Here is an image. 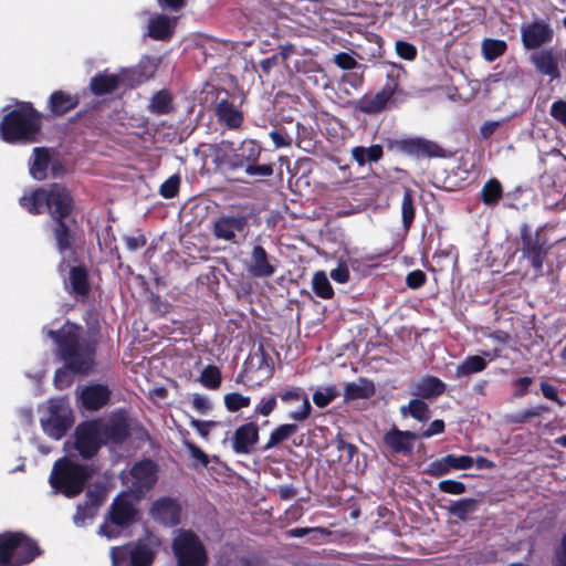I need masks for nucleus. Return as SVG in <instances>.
<instances>
[{
	"instance_id": "1",
	"label": "nucleus",
	"mask_w": 566,
	"mask_h": 566,
	"mask_svg": "<svg viewBox=\"0 0 566 566\" xmlns=\"http://www.w3.org/2000/svg\"><path fill=\"white\" fill-rule=\"evenodd\" d=\"M20 205L33 214L48 210L56 221L54 237L62 255L59 271L63 273L69 268V276L64 280L65 289L76 296H86L90 292L87 271L83 266L66 264V260H72L74 255L72 234L62 221L72 211V197L67 189L59 184H53L49 189L38 188L24 193L20 198Z\"/></svg>"
},
{
	"instance_id": "2",
	"label": "nucleus",
	"mask_w": 566,
	"mask_h": 566,
	"mask_svg": "<svg viewBox=\"0 0 566 566\" xmlns=\"http://www.w3.org/2000/svg\"><path fill=\"white\" fill-rule=\"evenodd\" d=\"M82 328L66 323L60 331L46 329V334L57 346V355L65 367L56 370L54 385L64 389L73 382L72 373L86 374L94 364V346L81 337Z\"/></svg>"
},
{
	"instance_id": "3",
	"label": "nucleus",
	"mask_w": 566,
	"mask_h": 566,
	"mask_svg": "<svg viewBox=\"0 0 566 566\" xmlns=\"http://www.w3.org/2000/svg\"><path fill=\"white\" fill-rule=\"evenodd\" d=\"M40 130V114L29 103H20L0 122V136L7 143H32Z\"/></svg>"
},
{
	"instance_id": "4",
	"label": "nucleus",
	"mask_w": 566,
	"mask_h": 566,
	"mask_svg": "<svg viewBox=\"0 0 566 566\" xmlns=\"http://www.w3.org/2000/svg\"><path fill=\"white\" fill-rule=\"evenodd\" d=\"M90 476V468L63 458L54 463L49 482L55 491L72 497L82 492Z\"/></svg>"
},
{
	"instance_id": "5",
	"label": "nucleus",
	"mask_w": 566,
	"mask_h": 566,
	"mask_svg": "<svg viewBox=\"0 0 566 566\" xmlns=\"http://www.w3.org/2000/svg\"><path fill=\"white\" fill-rule=\"evenodd\" d=\"M159 539L149 535L136 543L113 546L109 551L112 566H149L156 555Z\"/></svg>"
},
{
	"instance_id": "6",
	"label": "nucleus",
	"mask_w": 566,
	"mask_h": 566,
	"mask_svg": "<svg viewBox=\"0 0 566 566\" xmlns=\"http://www.w3.org/2000/svg\"><path fill=\"white\" fill-rule=\"evenodd\" d=\"M39 554L36 544L22 533L0 534V566H23Z\"/></svg>"
},
{
	"instance_id": "7",
	"label": "nucleus",
	"mask_w": 566,
	"mask_h": 566,
	"mask_svg": "<svg viewBox=\"0 0 566 566\" xmlns=\"http://www.w3.org/2000/svg\"><path fill=\"white\" fill-rule=\"evenodd\" d=\"M260 155L261 146L255 140H243L237 148L229 142H222L216 148L213 163L221 169L235 170L256 163Z\"/></svg>"
},
{
	"instance_id": "8",
	"label": "nucleus",
	"mask_w": 566,
	"mask_h": 566,
	"mask_svg": "<svg viewBox=\"0 0 566 566\" xmlns=\"http://www.w3.org/2000/svg\"><path fill=\"white\" fill-rule=\"evenodd\" d=\"M177 566H206L207 552L199 537L190 531H178L172 541Z\"/></svg>"
},
{
	"instance_id": "9",
	"label": "nucleus",
	"mask_w": 566,
	"mask_h": 566,
	"mask_svg": "<svg viewBox=\"0 0 566 566\" xmlns=\"http://www.w3.org/2000/svg\"><path fill=\"white\" fill-rule=\"evenodd\" d=\"M145 81L139 69H122L118 73L98 72L90 81V90L94 95L113 93L119 87H134Z\"/></svg>"
},
{
	"instance_id": "10",
	"label": "nucleus",
	"mask_w": 566,
	"mask_h": 566,
	"mask_svg": "<svg viewBox=\"0 0 566 566\" xmlns=\"http://www.w3.org/2000/svg\"><path fill=\"white\" fill-rule=\"evenodd\" d=\"M249 220L242 214H222L212 224L216 239L233 244L241 243L248 234Z\"/></svg>"
},
{
	"instance_id": "11",
	"label": "nucleus",
	"mask_w": 566,
	"mask_h": 566,
	"mask_svg": "<svg viewBox=\"0 0 566 566\" xmlns=\"http://www.w3.org/2000/svg\"><path fill=\"white\" fill-rule=\"evenodd\" d=\"M48 412L49 416L41 419L42 429L49 437L60 440L71 426V411L67 402L62 398L50 399Z\"/></svg>"
},
{
	"instance_id": "12",
	"label": "nucleus",
	"mask_w": 566,
	"mask_h": 566,
	"mask_svg": "<svg viewBox=\"0 0 566 566\" xmlns=\"http://www.w3.org/2000/svg\"><path fill=\"white\" fill-rule=\"evenodd\" d=\"M399 73L390 72L382 88L375 94H366L357 102V109L366 114H377L385 109L399 87Z\"/></svg>"
},
{
	"instance_id": "13",
	"label": "nucleus",
	"mask_w": 566,
	"mask_h": 566,
	"mask_svg": "<svg viewBox=\"0 0 566 566\" xmlns=\"http://www.w3.org/2000/svg\"><path fill=\"white\" fill-rule=\"evenodd\" d=\"M75 448L84 458H92L104 444L98 421H88L80 424L75 432Z\"/></svg>"
},
{
	"instance_id": "14",
	"label": "nucleus",
	"mask_w": 566,
	"mask_h": 566,
	"mask_svg": "<svg viewBox=\"0 0 566 566\" xmlns=\"http://www.w3.org/2000/svg\"><path fill=\"white\" fill-rule=\"evenodd\" d=\"M132 478L130 490L137 494H144L157 482V465L151 460H143L133 465L129 471Z\"/></svg>"
},
{
	"instance_id": "15",
	"label": "nucleus",
	"mask_w": 566,
	"mask_h": 566,
	"mask_svg": "<svg viewBox=\"0 0 566 566\" xmlns=\"http://www.w3.org/2000/svg\"><path fill=\"white\" fill-rule=\"evenodd\" d=\"M112 391L107 385L90 384L78 387L76 390L80 406L86 410H99L105 407L111 399Z\"/></svg>"
},
{
	"instance_id": "16",
	"label": "nucleus",
	"mask_w": 566,
	"mask_h": 566,
	"mask_svg": "<svg viewBox=\"0 0 566 566\" xmlns=\"http://www.w3.org/2000/svg\"><path fill=\"white\" fill-rule=\"evenodd\" d=\"M105 443H120L129 436L126 417L122 412L113 413L107 420H97Z\"/></svg>"
},
{
	"instance_id": "17",
	"label": "nucleus",
	"mask_w": 566,
	"mask_h": 566,
	"mask_svg": "<svg viewBox=\"0 0 566 566\" xmlns=\"http://www.w3.org/2000/svg\"><path fill=\"white\" fill-rule=\"evenodd\" d=\"M180 505L170 497H161L154 502L150 513L154 520L169 526L177 525L180 520Z\"/></svg>"
},
{
	"instance_id": "18",
	"label": "nucleus",
	"mask_w": 566,
	"mask_h": 566,
	"mask_svg": "<svg viewBox=\"0 0 566 566\" xmlns=\"http://www.w3.org/2000/svg\"><path fill=\"white\" fill-rule=\"evenodd\" d=\"M521 35L526 49H537L552 40L553 30L544 22H533L522 27Z\"/></svg>"
},
{
	"instance_id": "19",
	"label": "nucleus",
	"mask_w": 566,
	"mask_h": 566,
	"mask_svg": "<svg viewBox=\"0 0 566 566\" xmlns=\"http://www.w3.org/2000/svg\"><path fill=\"white\" fill-rule=\"evenodd\" d=\"M395 145L399 151L415 157H434L440 153L437 144L422 138L401 139Z\"/></svg>"
},
{
	"instance_id": "20",
	"label": "nucleus",
	"mask_w": 566,
	"mask_h": 566,
	"mask_svg": "<svg viewBox=\"0 0 566 566\" xmlns=\"http://www.w3.org/2000/svg\"><path fill=\"white\" fill-rule=\"evenodd\" d=\"M280 398L285 405L300 402V411H291L289 418L295 421H304L311 415V403L307 395L301 388H290L280 392Z\"/></svg>"
},
{
	"instance_id": "21",
	"label": "nucleus",
	"mask_w": 566,
	"mask_h": 566,
	"mask_svg": "<svg viewBox=\"0 0 566 566\" xmlns=\"http://www.w3.org/2000/svg\"><path fill=\"white\" fill-rule=\"evenodd\" d=\"M259 439V428L254 422L240 426L232 438V449L238 454L250 453Z\"/></svg>"
},
{
	"instance_id": "22",
	"label": "nucleus",
	"mask_w": 566,
	"mask_h": 566,
	"mask_svg": "<svg viewBox=\"0 0 566 566\" xmlns=\"http://www.w3.org/2000/svg\"><path fill=\"white\" fill-rule=\"evenodd\" d=\"M417 434L411 431H401L397 428L390 429L384 436L385 444L395 453L408 454L412 451Z\"/></svg>"
},
{
	"instance_id": "23",
	"label": "nucleus",
	"mask_w": 566,
	"mask_h": 566,
	"mask_svg": "<svg viewBox=\"0 0 566 566\" xmlns=\"http://www.w3.org/2000/svg\"><path fill=\"white\" fill-rule=\"evenodd\" d=\"M136 509L129 494L123 493L114 500L109 518L116 524L127 526L134 521Z\"/></svg>"
},
{
	"instance_id": "24",
	"label": "nucleus",
	"mask_w": 566,
	"mask_h": 566,
	"mask_svg": "<svg viewBox=\"0 0 566 566\" xmlns=\"http://www.w3.org/2000/svg\"><path fill=\"white\" fill-rule=\"evenodd\" d=\"M530 59L538 73L547 75L552 80L559 78L558 59L553 50L535 51Z\"/></svg>"
},
{
	"instance_id": "25",
	"label": "nucleus",
	"mask_w": 566,
	"mask_h": 566,
	"mask_svg": "<svg viewBox=\"0 0 566 566\" xmlns=\"http://www.w3.org/2000/svg\"><path fill=\"white\" fill-rule=\"evenodd\" d=\"M247 269L255 277H269L275 272V266L271 264L266 251L261 245L253 248Z\"/></svg>"
},
{
	"instance_id": "26",
	"label": "nucleus",
	"mask_w": 566,
	"mask_h": 566,
	"mask_svg": "<svg viewBox=\"0 0 566 566\" xmlns=\"http://www.w3.org/2000/svg\"><path fill=\"white\" fill-rule=\"evenodd\" d=\"M177 18L158 14L148 22V35L155 40H169L174 33Z\"/></svg>"
},
{
	"instance_id": "27",
	"label": "nucleus",
	"mask_w": 566,
	"mask_h": 566,
	"mask_svg": "<svg viewBox=\"0 0 566 566\" xmlns=\"http://www.w3.org/2000/svg\"><path fill=\"white\" fill-rule=\"evenodd\" d=\"M216 115L218 120L230 129L239 128L243 122L242 112L228 99H221L217 104Z\"/></svg>"
},
{
	"instance_id": "28",
	"label": "nucleus",
	"mask_w": 566,
	"mask_h": 566,
	"mask_svg": "<svg viewBox=\"0 0 566 566\" xmlns=\"http://www.w3.org/2000/svg\"><path fill=\"white\" fill-rule=\"evenodd\" d=\"M49 104L51 112L61 116L77 106L78 97L63 91H56L51 94Z\"/></svg>"
},
{
	"instance_id": "29",
	"label": "nucleus",
	"mask_w": 566,
	"mask_h": 566,
	"mask_svg": "<svg viewBox=\"0 0 566 566\" xmlns=\"http://www.w3.org/2000/svg\"><path fill=\"white\" fill-rule=\"evenodd\" d=\"M50 164V156L46 149L35 147L30 160V175L35 180H43Z\"/></svg>"
},
{
	"instance_id": "30",
	"label": "nucleus",
	"mask_w": 566,
	"mask_h": 566,
	"mask_svg": "<svg viewBox=\"0 0 566 566\" xmlns=\"http://www.w3.org/2000/svg\"><path fill=\"white\" fill-rule=\"evenodd\" d=\"M374 394V384L365 378L345 385L344 397L346 400L365 399L371 397Z\"/></svg>"
},
{
	"instance_id": "31",
	"label": "nucleus",
	"mask_w": 566,
	"mask_h": 566,
	"mask_svg": "<svg viewBox=\"0 0 566 566\" xmlns=\"http://www.w3.org/2000/svg\"><path fill=\"white\" fill-rule=\"evenodd\" d=\"M446 389L444 382L437 377H426L415 385V395L423 398L440 396Z\"/></svg>"
},
{
	"instance_id": "32",
	"label": "nucleus",
	"mask_w": 566,
	"mask_h": 566,
	"mask_svg": "<svg viewBox=\"0 0 566 566\" xmlns=\"http://www.w3.org/2000/svg\"><path fill=\"white\" fill-rule=\"evenodd\" d=\"M486 366L488 363L483 356H468L461 364L457 366L455 373L458 377H465L483 371Z\"/></svg>"
},
{
	"instance_id": "33",
	"label": "nucleus",
	"mask_w": 566,
	"mask_h": 566,
	"mask_svg": "<svg viewBox=\"0 0 566 566\" xmlns=\"http://www.w3.org/2000/svg\"><path fill=\"white\" fill-rule=\"evenodd\" d=\"M545 254L546 252L541 244L532 242L531 240L524 241L523 255L536 271L542 270Z\"/></svg>"
},
{
	"instance_id": "34",
	"label": "nucleus",
	"mask_w": 566,
	"mask_h": 566,
	"mask_svg": "<svg viewBox=\"0 0 566 566\" xmlns=\"http://www.w3.org/2000/svg\"><path fill=\"white\" fill-rule=\"evenodd\" d=\"M507 49L506 42L497 39H484L481 44L482 56L488 62H493L503 55Z\"/></svg>"
},
{
	"instance_id": "35",
	"label": "nucleus",
	"mask_w": 566,
	"mask_h": 566,
	"mask_svg": "<svg viewBox=\"0 0 566 566\" xmlns=\"http://www.w3.org/2000/svg\"><path fill=\"white\" fill-rule=\"evenodd\" d=\"M479 501L475 499H461L458 501H452L449 506V512L464 521L468 516L474 513L478 510Z\"/></svg>"
},
{
	"instance_id": "36",
	"label": "nucleus",
	"mask_w": 566,
	"mask_h": 566,
	"mask_svg": "<svg viewBox=\"0 0 566 566\" xmlns=\"http://www.w3.org/2000/svg\"><path fill=\"white\" fill-rule=\"evenodd\" d=\"M352 156L359 166H364L366 163L379 160L382 156V148L379 145H373L368 148L355 147L352 150Z\"/></svg>"
},
{
	"instance_id": "37",
	"label": "nucleus",
	"mask_w": 566,
	"mask_h": 566,
	"mask_svg": "<svg viewBox=\"0 0 566 566\" xmlns=\"http://www.w3.org/2000/svg\"><path fill=\"white\" fill-rule=\"evenodd\" d=\"M416 216V209L413 205L412 190L406 188L401 200V218L402 224L406 231H408L413 222Z\"/></svg>"
},
{
	"instance_id": "38",
	"label": "nucleus",
	"mask_w": 566,
	"mask_h": 566,
	"mask_svg": "<svg viewBox=\"0 0 566 566\" xmlns=\"http://www.w3.org/2000/svg\"><path fill=\"white\" fill-rule=\"evenodd\" d=\"M298 430V426L295 423H285L279 426L270 436L269 441L263 447V450H270L276 444L283 442L289 439Z\"/></svg>"
},
{
	"instance_id": "39",
	"label": "nucleus",
	"mask_w": 566,
	"mask_h": 566,
	"mask_svg": "<svg viewBox=\"0 0 566 566\" xmlns=\"http://www.w3.org/2000/svg\"><path fill=\"white\" fill-rule=\"evenodd\" d=\"M503 189L496 179H490L481 190V198L484 205L494 206L502 198Z\"/></svg>"
},
{
	"instance_id": "40",
	"label": "nucleus",
	"mask_w": 566,
	"mask_h": 566,
	"mask_svg": "<svg viewBox=\"0 0 566 566\" xmlns=\"http://www.w3.org/2000/svg\"><path fill=\"white\" fill-rule=\"evenodd\" d=\"M400 412L406 416L410 415L419 421H427L430 418V411L428 405L419 399H412L408 406H402Z\"/></svg>"
},
{
	"instance_id": "41",
	"label": "nucleus",
	"mask_w": 566,
	"mask_h": 566,
	"mask_svg": "<svg viewBox=\"0 0 566 566\" xmlns=\"http://www.w3.org/2000/svg\"><path fill=\"white\" fill-rule=\"evenodd\" d=\"M314 292L322 298H331L334 294L333 287L324 271H317L312 279Z\"/></svg>"
},
{
	"instance_id": "42",
	"label": "nucleus",
	"mask_w": 566,
	"mask_h": 566,
	"mask_svg": "<svg viewBox=\"0 0 566 566\" xmlns=\"http://www.w3.org/2000/svg\"><path fill=\"white\" fill-rule=\"evenodd\" d=\"M200 382L208 389H217L221 385V373L218 367L208 365L200 374Z\"/></svg>"
},
{
	"instance_id": "43",
	"label": "nucleus",
	"mask_w": 566,
	"mask_h": 566,
	"mask_svg": "<svg viewBox=\"0 0 566 566\" xmlns=\"http://www.w3.org/2000/svg\"><path fill=\"white\" fill-rule=\"evenodd\" d=\"M149 109L156 114L169 113L171 109L170 95L165 91L156 93L150 101Z\"/></svg>"
},
{
	"instance_id": "44",
	"label": "nucleus",
	"mask_w": 566,
	"mask_h": 566,
	"mask_svg": "<svg viewBox=\"0 0 566 566\" xmlns=\"http://www.w3.org/2000/svg\"><path fill=\"white\" fill-rule=\"evenodd\" d=\"M337 397H338V391H337L336 387L328 386V387H323V388L317 389L313 394V401L317 407L324 408L327 405H329Z\"/></svg>"
},
{
	"instance_id": "45",
	"label": "nucleus",
	"mask_w": 566,
	"mask_h": 566,
	"mask_svg": "<svg viewBox=\"0 0 566 566\" xmlns=\"http://www.w3.org/2000/svg\"><path fill=\"white\" fill-rule=\"evenodd\" d=\"M444 462L451 470H469L474 465V459L470 455H455L448 454L444 457Z\"/></svg>"
},
{
	"instance_id": "46",
	"label": "nucleus",
	"mask_w": 566,
	"mask_h": 566,
	"mask_svg": "<svg viewBox=\"0 0 566 566\" xmlns=\"http://www.w3.org/2000/svg\"><path fill=\"white\" fill-rule=\"evenodd\" d=\"M250 397L243 396L239 392H230L224 396V405L231 412H235L250 405Z\"/></svg>"
},
{
	"instance_id": "47",
	"label": "nucleus",
	"mask_w": 566,
	"mask_h": 566,
	"mask_svg": "<svg viewBox=\"0 0 566 566\" xmlns=\"http://www.w3.org/2000/svg\"><path fill=\"white\" fill-rule=\"evenodd\" d=\"M179 187L180 177L172 175L160 186L159 193L166 199H171L177 195Z\"/></svg>"
},
{
	"instance_id": "48",
	"label": "nucleus",
	"mask_w": 566,
	"mask_h": 566,
	"mask_svg": "<svg viewBox=\"0 0 566 566\" xmlns=\"http://www.w3.org/2000/svg\"><path fill=\"white\" fill-rule=\"evenodd\" d=\"M124 526L116 524L112 518H107L98 528V535L107 539H114L119 536Z\"/></svg>"
},
{
	"instance_id": "49",
	"label": "nucleus",
	"mask_w": 566,
	"mask_h": 566,
	"mask_svg": "<svg viewBox=\"0 0 566 566\" xmlns=\"http://www.w3.org/2000/svg\"><path fill=\"white\" fill-rule=\"evenodd\" d=\"M396 52L401 59L408 61H412L417 55L416 46L406 41L396 42Z\"/></svg>"
},
{
	"instance_id": "50",
	"label": "nucleus",
	"mask_w": 566,
	"mask_h": 566,
	"mask_svg": "<svg viewBox=\"0 0 566 566\" xmlns=\"http://www.w3.org/2000/svg\"><path fill=\"white\" fill-rule=\"evenodd\" d=\"M96 513L92 507H85L84 505H78L76 509V513L73 516V522L77 527H82L85 525L87 520H93Z\"/></svg>"
},
{
	"instance_id": "51",
	"label": "nucleus",
	"mask_w": 566,
	"mask_h": 566,
	"mask_svg": "<svg viewBox=\"0 0 566 566\" xmlns=\"http://www.w3.org/2000/svg\"><path fill=\"white\" fill-rule=\"evenodd\" d=\"M440 491L449 494H462L465 492V485L462 482L454 480H443L439 482Z\"/></svg>"
},
{
	"instance_id": "52",
	"label": "nucleus",
	"mask_w": 566,
	"mask_h": 566,
	"mask_svg": "<svg viewBox=\"0 0 566 566\" xmlns=\"http://www.w3.org/2000/svg\"><path fill=\"white\" fill-rule=\"evenodd\" d=\"M426 471H427L428 474H430L432 476H436V478H439V476L448 474L450 472V468L444 462V457H443L441 459H437V460L432 461L428 465Z\"/></svg>"
},
{
	"instance_id": "53",
	"label": "nucleus",
	"mask_w": 566,
	"mask_h": 566,
	"mask_svg": "<svg viewBox=\"0 0 566 566\" xmlns=\"http://www.w3.org/2000/svg\"><path fill=\"white\" fill-rule=\"evenodd\" d=\"M331 277L337 283H346L349 280V270L346 262L339 261L337 268L331 271Z\"/></svg>"
},
{
	"instance_id": "54",
	"label": "nucleus",
	"mask_w": 566,
	"mask_h": 566,
	"mask_svg": "<svg viewBox=\"0 0 566 566\" xmlns=\"http://www.w3.org/2000/svg\"><path fill=\"white\" fill-rule=\"evenodd\" d=\"M551 115L566 127V102L558 99L551 106Z\"/></svg>"
},
{
	"instance_id": "55",
	"label": "nucleus",
	"mask_w": 566,
	"mask_h": 566,
	"mask_svg": "<svg viewBox=\"0 0 566 566\" xmlns=\"http://www.w3.org/2000/svg\"><path fill=\"white\" fill-rule=\"evenodd\" d=\"M335 64L343 70H354L357 61L346 52H340L334 56Z\"/></svg>"
},
{
	"instance_id": "56",
	"label": "nucleus",
	"mask_w": 566,
	"mask_h": 566,
	"mask_svg": "<svg viewBox=\"0 0 566 566\" xmlns=\"http://www.w3.org/2000/svg\"><path fill=\"white\" fill-rule=\"evenodd\" d=\"M245 172L249 176L269 177L273 174V168L271 165H255V163H251L245 167Z\"/></svg>"
},
{
	"instance_id": "57",
	"label": "nucleus",
	"mask_w": 566,
	"mask_h": 566,
	"mask_svg": "<svg viewBox=\"0 0 566 566\" xmlns=\"http://www.w3.org/2000/svg\"><path fill=\"white\" fill-rule=\"evenodd\" d=\"M275 407L276 398L274 396L262 398L255 407V412L266 417L275 409Z\"/></svg>"
},
{
	"instance_id": "58",
	"label": "nucleus",
	"mask_w": 566,
	"mask_h": 566,
	"mask_svg": "<svg viewBox=\"0 0 566 566\" xmlns=\"http://www.w3.org/2000/svg\"><path fill=\"white\" fill-rule=\"evenodd\" d=\"M426 282V274L421 270L410 272L406 277V283L410 289H418Z\"/></svg>"
},
{
	"instance_id": "59",
	"label": "nucleus",
	"mask_w": 566,
	"mask_h": 566,
	"mask_svg": "<svg viewBox=\"0 0 566 566\" xmlns=\"http://www.w3.org/2000/svg\"><path fill=\"white\" fill-rule=\"evenodd\" d=\"M104 496L99 491H88L86 493V500L83 504L85 507H92L94 513L97 512L98 506L102 504Z\"/></svg>"
},
{
	"instance_id": "60",
	"label": "nucleus",
	"mask_w": 566,
	"mask_h": 566,
	"mask_svg": "<svg viewBox=\"0 0 566 566\" xmlns=\"http://www.w3.org/2000/svg\"><path fill=\"white\" fill-rule=\"evenodd\" d=\"M533 382V378L531 377H522L514 380L513 386L515 387L514 395L516 397H523L527 394L530 386Z\"/></svg>"
},
{
	"instance_id": "61",
	"label": "nucleus",
	"mask_w": 566,
	"mask_h": 566,
	"mask_svg": "<svg viewBox=\"0 0 566 566\" xmlns=\"http://www.w3.org/2000/svg\"><path fill=\"white\" fill-rule=\"evenodd\" d=\"M270 137L276 148L287 147L292 143V138L287 134L280 130H272L270 133Z\"/></svg>"
},
{
	"instance_id": "62",
	"label": "nucleus",
	"mask_w": 566,
	"mask_h": 566,
	"mask_svg": "<svg viewBox=\"0 0 566 566\" xmlns=\"http://www.w3.org/2000/svg\"><path fill=\"white\" fill-rule=\"evenodd\" d=\"M191 405L198 412H200L202 415L207 413L211 408V405H210V401L208 400V398H206L205 396L199 395V394H196L193 396Z\"/></svg>"
},
{
	"instance_id": "63",
	"label": "nucleus",
	"mask_w": 566,
	"mask_h": 566,
	"mask_svg": "<svg viewBox=\"0 0 566 566\" xmlns=\"http://www.w3.org/2000/svg\"><path fill=\"white\" fill-rule=\"evenodd\" d=\"M124 240L129 251H136L146 244V239L143 234L125 237Z\"/></svg>"
},
{
	"instance_id": "64",
	"label": "nucleus",
	"mask_w": 566,
	"mask_h": 566,
	"mask_svg": "<svg viewBox=\"0 0 566 566\" xmlns=\"http://www.w3.org/2000/svg\"><path fill=\"white\" fill-rule=\"evenodd\" d=\"M555 566H566V534L563 537L559 548L555 555Z\"/></svg>"
}]
</instances>
